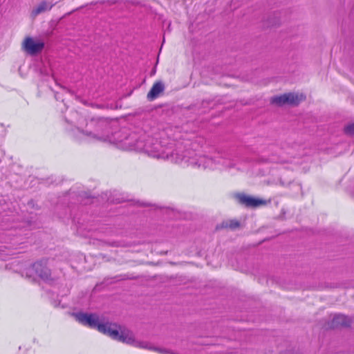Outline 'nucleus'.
<instances>
[{"label":"nucleus","mask_w":354,"mask_h":354,"mask_svg":"<svg viewBox=\"0 0 354 354\" xmlns=\"http://www.w3.org/2000/svg\"><path fill=\"white\" fill-rule=\"evenodd\" d=\"M241 226V223L236 220V219H232L228 221H225L222 222L221 224L220 227L221 228H230V230H234ZM217 228H219L218 226H217Z\"/></svg>","instance_id":"obj_12"},{"label":"nucleus","mask_w":354,"mask_h":354,"mask_svg":"<svg viewBox=\"0 0 354 354\" xmlns=\"http://www.w3.org/2000/svg\"><path fill=\"white\" fill-rule=\"evenodd\" d=\"M99 332L105 334L113 339L132 345L137 348L151 349L147 347V342H140L135 339L131 331L115 323H102L100 326Z\"/></svg>","instance_id":"obj_1"},{"label":"nucleus","mask_w":354,"mask_h":354,"mask_svg":"<svg viewBox=\"0 0 354 354\" xmlns=\"http://www.w3.org/2000/svg\"><path fill=\"white\" fill-rule=\"evenodd\" d=\"M286 95L283 94L279 96H274L272 97L271 103L277 104L279 106H282L286 104Z\"/></svg>","instance_id":"obj_13"},{"label":"nucleus","mask_w":354,"mask_h":354,"mask_svg":"<svg viewBox=\"0 0 354 354\" xmlns=\"http://www.w3.org/2000/svg\"><path fill=\"white\" fill-rule=\"evenodd\" d=\"M118 2V0H102V1H100V3L101 4H104V3H107L109 5L116 4Z\"/></svg>","instance_id":"obj_15"},{"label":"nucleus","mask_w":354,"mask_h":354,"mask_svg":"<svg viewBox=\"0 0 354 354\" xmlns=\"http://www.w3.org/2000/svg\"><path fill=\"white\" fill-rule=\"evenodd\" d=\"M86 130L81 132L87 136L88 139L94 141H111L109 135V124L103 118H93L86 124Z\"/></svg>","instance_id":"obj_3"},{"label":"nucleus","mask_w":354,"mask_h":354,"mask_svg":"<svg viewBox=\"0 0 354 354\" xmlns=\"http://www.w3.org/2000/svg\"><path fill=\"white\" fill-rule=\"evenodd\" d=\"M55 97L57 99V98H59V96H57V94H56V95H55Z\"/></svg>","instance_id":"obj_22"},{"label":"nucleus","mask_w":354,"mask_h":354,"mask_svg":"<svg viewBox=\"0 0 354 354\" xmlns=\"http://www.w3.org/2000/svg\"><path fill=\"white\" fill-rule=\"evenodd\" d=\"M156 72V66H154L151 71V73H150L151 76L154 75Z\"/></svg>","instance_id":"obj_19"},{"label":"nucleus","mask_w":354,"mask_h":354,"mask_svg":"<svg viewBox=\"0 0 354 354\" xmlns=\"http://www.w3.org/2000/svg\"><path fill=\"white\" fill-rule=\"evenodd\" d=\"M76 320L84 326H88L91 328L100 330V326L102 323H100L99 317L96 314L86 313H77L74 314Z\"/></svg>","instance_id":"obj_4"},{"label":"nucleus","mask_w":354,"mask_h":354,"mask_svg":"<svg viewBox=\"0 0 354 354\" xmlns=\"http://www.w3.org/2000/svg\"><path fill=\"white\" fill-rule=\"evenodd\" d=\"M266 161L271 162H278L279 158L272 156V157L268 158Z\"/></svg>","instance_id":"obj_16"},{"label":"nucleus","mask_w":354,"mask_h":354,"mask_svg":"<svg viewBox=\"0 0 354 354\" xmlns=\"http://www.w3.org/2000/svg\"><path fill=\"white\" fill-rule=\"evenodd\" d=\"M47 264V259H41L32 265V270L38 277L44 281L52 280L51 270Z\"/></svg>","instance_id":"obj_6"},{"label":"nucleus","mask_w":354,"mask_h":354,"mask_svg":"<svg viewBox=\"0 0 354 354\" xmlns=\"http://www.w3.org/2000/svg\"><path fill=\"white\" fill-rule=\"evenodd\" d=\"M55 97L57 99V98H59V96H57V94H56V95H55Z\"/></svg>","instance_id":"obj_21"},{"label":"nucleus","mask_w":354,"mask_h":354,"mask_svg":"<svg viewBox=\"0 0 354 354\" xmlns=\"http://www.w3.org/2000/svg\"><path fill=\"white\" fill-rule=\"evenodd\" d=\"M351 319L343 314H337L333 318L328 322L324 328L326 329H335L342 327H349L351 324Z\"/></svg>","instance_id":"obj_8"},{"label":"nucleus","mask_w":354,"mask_h":354,"mask_svg":"<svg viewBox=\"0 0 354 354\" xmlns=\"http://www.w3.org/2000/svg\"><path fill=\"white\" fill-rule=\"evenodd\" d=\"M279 22H280V20L277 19V21H274L273 22H270V24L271 26H277V25L279 24Z\"/></svg>","instance_id":"obj_18"},{"label":"nucleus","mask_w":354,"mask_h":354,"mask_svg":"<svg viewBox=\"0 0 354 354\" xmlns=\"http://www.w3.org/2000/svg\"><path fill=\"white\" fill-rule=\"evenodd\" d=\"M44 42L35 41L33 38L28 37L23 42V50L30 55H36L41 53L44 48Z\"/></svg>","instance_id":"obj_5"},{"label":"nucleus","mask_w":354,"mask_h":354,"mask_svg":"<svg viewBox=\"0 0 354 354\" xmlns=\"http://www.w3.org/2000/svg\"><path fill=\"white\" fill-rule=\"evenodd\" d=\"M234 197L240 205L246 207H257L266 204V201L263 199L254 198L243 193L236 194Z\"/></svg>","instance_id":"obj_7"},{"label":"nucleus","mask_w":354,"mask_h":354,"mask_svg":"<svg viewBox=\"0 0 354 354\" xmlns=\"http://www.w3.org/2000/svg\"><path fill=\"white\" fill-rule=\"evenodd\" d=\"M165 88V84L162 81L156 82L147 93V97L148 100L153 101L156 99L160 93H163Z\"/></svg>","instance_id":"obj_9"},{"label":"nucleus","mask_w":354,"mask_h":354,"mask_svg":"<svg viewBox=\"0 0 354 354\" xmlns=\"http://www.w3.org/2000/svg\"><path fill=\"white\" fill-rule=\"evenodd\" d=\"M124 145L130 150L143 151L149 156L156 158H160L158 153L159 145L154 142V139L149 138L146 139L145 136L138 137L136 133H131L125 137L124 140H120Z\"/></svg>","instance_id":"obj_2"},{"label":"nucleus","mask_w":354,"mask_h":354,"mask_svg":"<svg viewBox=\"0 0 354 354\" xmlns=\"http://www.w3.org/2000/svg\"><path fill=\"white\" fill-rule=\"evenodd\" d=\"M280 184H281V185H284V184H283V182H282V180H280Z\"/></svg>","instance_id":"obj_20"},{"label":"nucleus","mask_w":354,"mask_h":354,"mask_svg":"<svg viewBox=\"0 0 354 354\" xmlns=\"http://www.w3.org/2000/svg\"><path fill=\"white\" fill-rule=\"evenodd\" d=\"M176 155L178 156L177 161H180V162L185 161L186 162H190V164H196V162H194L193 160H190L189 158H188L187 155H185V154L180 156L178 153H176Z\"/></svg>","instance_id":"obj_14"},{"label":"nucleus","mask_w":354,"mask_h":354,"mask_svg":"<svg viewBox=\"0 0 354 354\" xmlns=\"http://www.w3.org/2000/svg\"><path fill=\"white\" fill-rule=\"evenodd\" d=\"M286 95V104L290 105H298L299 102L305 99L304 95H299L293 93H285Z\"/></svg>","instance_id":"obj_11"},{"label":"nucleus","mask_w":354,"mask_h":354,"mask_svg":"<svg viewBox=\"0 0 354 354\" xmlns=\"http://www.w3.org/2000/svg\"><path fill=\"white\" fill-rule=\"evenodd\" d=\"M54 6L55 3H52L46 1H42L37 7L32 10L30 15L32 17L35 18L41 13L50 10Z\"/></svg>","instance_id":"obj_10"},{"label":"nucleus","mask_w":354,"mask_h":354,"mask_svg":"<svg viewBox=\"0 0 354 354\" xmlns=\"http://www.w3.org/2000/svg\"><path fill=\"white\" fill-rule=\"evenodd\" d=\"M134 279L133 277H131L129 274H124L122 279Z\"/></svg>","instance_id":"obj_17"}]
</instances>
